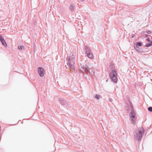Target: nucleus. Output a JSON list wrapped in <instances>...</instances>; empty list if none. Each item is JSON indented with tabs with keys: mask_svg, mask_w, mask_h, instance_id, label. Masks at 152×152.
<instances>
[{
	"mask_svg": "<svg viewBox=\"0 0 152 152\" xmlns=\"http://www.w3.org/2000/svg\"><path fill=\"white\" fill-rule=\"evenodd\" d=\"M112 66H113V67L114 66V65H112Z\"/></svg>",
	"mask_w": 152,
	"mask_h": 152,
	"instance_id": "25",
	"label": "nucleus"
},
{
	"mask_svg": "<svg viewBox=\"0 0 152 152\" xmlns=\"http://www.w3.org/2000/svg\"><path fill=\"white\" fill-rule=\"evenodd\" d=\"M79 66L80 71L83 74L85 73L87 75L90 74L91 76L94 75V71L93 69H90L87 65H84L83 64L81 63Z\"/></svg>",
	"mask_w": 152,
	"mask_h": 152,
	"instance_id": "1",
	"label": "nucleus"
},
{
	"mask_svg": "<svg viewBox=\"0 0 152 152\" xmlns=\"http://www.w3.org/2000/svg\"><path fill=\"white\" fill-rule=\"evenodd\" d=\"M146 32L148 34H150L151 33V32L150 30H147L146 31Z\"/></svg>",
	"mask_w": 152,
	"mask_h": 152,
	"instance_id": "18",
	"label": "nucleus"
},
{
	"mask_svg": "<svg viewBox=\"0 0 152 152\" xmlns=\"http://www.w3.org/2000/svg\"><path fill=\"white\" fill-rule=\"evenodd\" d=\"M113 101V99L112 98H110L109 99V101L111 102Z\"/></svg>",
	"mask_w": 152,
	"mask_h": 152,
	"instance_id": "21",
	"label": "nucleus"
},
{
	"mask_svg": "<svg viewBox=\"0 0 152 152\" xmlns=\"http://www.w3.org/2000/svg\"><path fill=\"white\" fill-rule=\"evenodd\" d=\"M134 47L136 50L137 51L139 52H142V50L140 49L138 46L135 45V44L134 45Z\"/></svg>",
	"mask_w": 152,
	"mask_h": 152,
	"instance_id": "9",
	"label": "nucleus"
},
{
	"mask_svg": "<svg viewBox=\"0 0 152 152\" xmlns=\"http://www.w3.org/2000/svg\"><path fill=\"white\" fill-rule=\"evenodd\" d=\"M85 50L86 53L88 57L92 59L94 58L91 50L87 46H85Z\"/></svg>",
	"mask_w": 152,
	"mask_h": 152,
	"instance_id": "6",
	"label": "nucleus"
},
{
	"mask_svg": "<svg viewBox=\"0 0 152 152\" xmlns=\"http://www.w3.org/2000/svg\"><path fill=\"white\" fill-rule=\"evenodd\" d=\"M110 77L111 81L114 83H116L117 82V76L116 70L115 69H113L110 74Z\"/></svg>",
	"mask_w": 152,
	"mask_h": 152,
	"instance_id": "4",
	"label": "nucleus"
},
{
	"mask_svg": "<svg viewBox=\"0 0 152 152\" xmlns=\"http://www.w3.org/2000/svg\"><path fill=\"white\" fill-rule=\"evenodd\" d=\"M144 132V130L143 128H140L138 130V132L136 133V136L134 137L135 139L139 141L141 140L142 137V135Z\"/></svg>",
	"mask_w": 152,
	"mask_h": 152,
	"instance_id": "5",
	"label": "nucleus"
},
{
	"mask_svg": "<svg viewBox=\"0 0 152 152\" xmlns=\"http://www.w3.org/2000/svg\"><path fill=\"white\" fill-rule=\"evenodd\" d=\"M108 80V79L107 80H106V82H107Z\"/></svg>",
	"mask_w": 152,
	"mask_h": 152,
	"instance_id": "23",
	"label": "nucleus"
},
{
	"mask_svg": "<svg viewBox=\"0 0 152 152\" xmlns=\"http://www.w3.org/2000/svg\"><path fill=\"white\" fill-rule=\"evenodd\" d=\"M4 40V38L2 36L0 35V41L1 42Z\"/></svg>",
	"mask_w": 152,
	"mask_h": 152,
	"instance_id": "16",
	"label": "nucleus"
},
{
	"mask_svg": "<svg viewBox=\"0 0 152 152\" xmlns=\"http://www.w3.org/2000/svg\"><path fill=\"white\" fill-rule=\"evenodd\" d=\"M59 102L60 104L66 106V107H69L68 103L63 99H59Z\"/></svg>",
	"mask_w": 152,
	"mask_h": 152,
	"instance_id": "8",
	"label": "nucleus"
},
{
	"mask_svg": "<svg viewBox=\"0 0 152 152\" xmlns=\"http://www.w3.org/2000/svg\"><path fill=\"white\" fill-rule=\"evenodd\" d=\"M152 45V41H151L150 43L146 44L145 45V46L146 47H149Z\"/></svg>",
	"mask_w": 152,
	"mask_h": 152,
	"instance_id": "10",
	"label": "nucleus"
},
{
	"mask_svg": "<svg viewBox=\"0 0 152 152\" xmlns=\"http://www.w3.org/2000/svg\"><path fill=\"white\" fill-rule=\"evenodd\" d=\"M151 82H152V79H151Z\"/></svg>",
	"mask_w": 152,
	"mask_h": 152,
	"instance_id": "24",
	"label": "nucleus"
},
{
	"mask_svg": "<svg viewBox=\"0 0 152 152\" xmlns=\"http://www.w3.org/2000/svg\"><path fill=\"white\" fill-rule=\"evenodd\" d=\"M38 72L41 77H42L44 76L45 71L43 68L41 67H39L38 68Z\"/></svg>",
	"mask_w": 152,
	"mask_h": 152,
	"instance_id": "7",
	"label": "nucleus"
},
{
	"mask_svg": "<svg viewBox=\"0 0 152 152\" xmlns=\"http://www.w3.org/2000/svg\"><path fill=\"white\" fill-rule=\"evenodd\" d=\"M2 44L5 47L7 46V45L6 42H5V40H4L1 42Z\"/></svg>",
	"mask_w": 152,
	"mask_h": 152,
	"instance_id": "13",
	"label": "nucleus"
},
{
	"mask_svg": "<svg viewBox=\"0 0 152 152\" xmlns=\"http://www.w3.org/2000/svg\"><path fill=\"white\" fill-rule=\"evenodd\" d=\"M134 36H135L134 34H133L132 36V38H133L134 37Z\"/></svg>",
	"mask_w": 152,
	"mask_h": 152,
	"instance_id": "22",
	"label": "nucleus"
},
{
	"mask_svg": "<svg viewBox=\"0 0 152 152\" xmlns=\"http://www.w3.org/2000/svg\"><path fill=\"white\" fill-rule=\"evenodd\" d=\"M149 37V35L147 34H145V37L146 38H148Z\"/></svg>",
	"mask_w": 152,
	"mask_h": 152,
	"instance_id": "20",
	"label": "nucleus"
},
{
	"mask_svg": "<svg viewBox=\"0 0 152 152\" xmlns=\"http://www.w3.org/2000/svg\"><path fill=\"white\" fill-rule=\"evenodd\" d=\"M74 8V6L73 5H71L69 7V10L71 11H72Z\"/></svg>",
	"mask_w": 152,
	"mask_h": 152,
	"instance_id": "12",
	"label": "nucleus"
},
{
	"mask_svg": "<svg viewBox=\"0 0 152 152\" xmlns=\"http://www.w3.org/2000/svg\"><path fill=\"white\" fill-rule=\"evenodd\" d=\"M146 40L147 41H148L149 42H151V41L150 39L149 38H148L146 39Z\"/></svg>",
	"mask_w": 152,
	"mask_h": 152,
	"instance_id": "19",
	"label": "nucleus"
},
{
	"mask_svg": "<svg viewBox=\"0 0 152 152\" xmlns=\"http://www.w3.org/2000/svg\"><path fill=\"white\" fill-rule=\"evenodd\" d=\"M142 44L143 43L142 42H137L136 43V44H135V45L138 46H141L142 45Z\"/></svg>",
	"mask_w": 152,
	"mask_h": 152,
	"instance_id": "11",
	"label": "nucleus"
},
{
	"mask_svg": "<svg viewBox=\"0 0 152 152\" xmlns=\"http://www.w3.org/2000/svg\"><path fill=\"white\" fill-rule=\"evenodd\" d=\"M95 98L98 100L100 99V96L99 95L96 94L95 96Z\"/></svg>",
	"mask_w": 152,
	"mask_h": 152,
	"instance_id": "15",
	"label": "nucleus"
},
{
	"mask_svg": "<svg viewBox=\"0 0 152 152\" xmlns=\"http://www.w3.org/2000/svg\"><path fill=\"white\" fill-rule=\"evenodd\" d=\"M71 56H70L69 58L68 62L67 63V65L70 71L74 70L75 69L74 64L75 63V56L73 54L71 55Z\"/></svg>",
	"mask_w": 152,
	"mask_h": 152,
	"instance_id": "3",
	"label": "nucleus"
},
{
	"mask_svg": "<svg viewBox=\"0 0 152 152\" xmlns=\"http://www.w3.org/2000/svg\"><path fill=\"white\" fill-rule=\"evenodd\" d=\"M148 110L149 111L152 112V107H148Z\"/></svg>",
	"mask_w": 152,
	"mask_h": 152,
	"instance_id": "17",
	"label": "nucleus"
},
{
	"mask_svg": "<svg viewBox=\"0 0 152 152\" xmlns=\"http://www.w3.org/2000/svg\"><path fill=\"white\" fill-rule=\"evenodd\" d=\"M24 47L23 46H19L18 47V48L19 50H21L24 48Z\"/></svg>",
	"mask_w": 152,
	"mask_h": 152,
	"instance_id": "14",
	"label": "nucleus"
},
{
	"mask_svg": "<svg viewBox=\"0 0 152 152\" xmlns=\"http://www.w3.org/2000/svg\"><path fill=\"white\" fill-rule=\"evenodd\" d=\"M129 109L131 110L129 115L130 117V120L132 124L134 125L136 124L135 121L137 118V116L133 110L132 105L131 104L129 107Z\"/></svg>",
	"mask_w": 152,
	"mask_h": 152,
	"instance_id": "2",
	"label": "nucleus"
}]
</instances>
